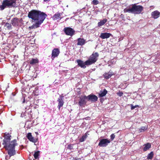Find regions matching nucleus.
Listing matches in <instances>:
<instances>
[{"mask_svg": "<svg viewBox=\"0 0 160 160\" xmlns=\"http://www.w3.org/2000/svg\"><path fill=\"white\" fill-rule=\"evenodd\" d=\"M47 16V14L43 12L34 9L31 10L28 12V17L34 22L35 21V23L29 28L32 29L39 27Z\"/></svg>", "mask_w": 160, "mask_h": 160, "instance_id": "f257e3e1", "label": "nucleus"}, {"mask_svg": "<svg viewBox=\"0 0 160 160\" xmlns=\"http://www.w3.org/2000/svg\"><path fill=\"white\" fill-rule=\"evenodd\" d=\"M98 57L99 54L97 52H93L88 59L84 62L80 59H77L76 62L78 66L81 68H85L86 67V65L88 66L95 63L97 61Z\"/></svg>", "mask_w": 160, "mask_h": 160, "instance_id": "f03ea898", "label": "nucleus"}, {"mask_svg": "<svg viewBox=\"0 0 160 160\" xmlns=\"http://www.w3.org/2000/svg\"><path fill=\"white\" fill-rule=\"evenodd\" d=\"M3 145L4 148L8 151V153L9 155V157L15 155L16 152L15 150V147L18 145L16 139L7 143Z\"/></svg>", "mask_w": 160, "mask_h": 160, "instance_id": "7ed1b4c3", "label": "nucleus"}, {"mask_svg": "<svg viewBox=\"0 0 160 160\" xmlns=\"http://www.w3.org/2000/svg\"><path fill=\"white\" fill-rule=\"evenodd\" d=\"M143 10V7L141 5H137L136 4L132 5L131 7L124 9L125 12H128L134 14H138L141 13Z\"/></svg>", "mask_w": 160, "mask_h": 160, "instance_id": "20e7f679", "label": "nucleus"}, {"mask_svg": "<svg viewBox=\"0 0 160 160\" xmlns=\"http://www.w3.org/2000/svg\"><path fill=\"white\" fill-rule=\"evenodd\" d=\"M17 0H3L0 5V10H3L5 8H16L17 7Z\"/></svg>", "mask_w": 160, "mask_h": 160, "instance_id": "39448f33", "label": "nucleus"}, {"mask_svg": "<svg viewBox=\"0 0 160 160\" xmlns=\"http://www.w3.org/2000/svg\"><path fill=\"white\" fill-rule=\"evenodd\" d=\"M88 99L87 96L86 95L81 96L79 98V100L78 102V105L80 106H82L86 104Z\"/></svg>", "mask_w": 160, "mask_h": 160, "instance_id": "423d86ee", "label": "nucleus"}, {"mask_svg": "<svg viewBox=\"0 0 160 160\" xmlns=\"http://www.w3.org/2000/svg\"><path fill=\"white\" fill-rule=\"evenodd\" d=\"M110 142V140L108 139H101L99 140L98 145L100 147H106Z\"/></svg>", "mask_w": 160, "mask_h": 160, "instance_id": "0eeeda50", "label": "nucleus"}, {"mask_svg": "<svg viewBox=\"0 0 160 160\" xmlns=\"http://www.w3.org/2000/svg\"><path fill=\"white\" fill-rule=\"evenodd\" d=\"M63 31L66 35L70 36L73 35L75 32V30L69 27L65 28Z\"/></svg>", "mask_w": 160, "mask_h": 160, "instance_id": "6e6552de", "label": "nucleus"}, {"mask_svg": "<svg viewBox=\"0 0 160 160\" xmlns=\"http://www.w3.org/2000/svg\"><path fill=\"white\" fill-rule=\"evenodd\" d=\"M88 101H90L92 102H95L98 101V98L95 95L91 94L88 96Z\"/></svg>", "mask_w": 160, "mask_h": 160, "instance_id": "1a4fd4ad", "label": "nucleus"}, {"mask_svg": "<svg viewBox=\"0 0 160 160\" xmlns=\"http://www.w3.org/2000/svg\"><path fill=\"white\" fill-rule=\"evenodd\" d=\"M60 53L59 50L57 48L54 49L52 51V60L56 57H57Z\"/></svg>", "mask_w": 160, "mask_h": 160, "instance_id": "9d476101", "label": "nucleus"}, {"mask_svg": "<svg viewBox=\"0 0 160 160\" xmlns=\"http://www.w3.org/2000/svg\"><path fill=\"white\" fill-rule=\"evenodd\" d=\"M3 137H4V139L3 140V142L2 143L3 145L10 142L11 136L9 133H7L6 132L5 133Z\"/></svg>", "mask_w": 160, "mask_h": 160, "instance_id": "9b49d317", "label": "nucleus"}, {"mask_svg": "<svg viewBox=\"0 0 160 160\" xmlns=\"http://www.w3.org/2000/svg\"><path fill=\"white\" fill-rule=\"evenodd\" d=\"M151 15L153 18L156 19L159 17L160 12L158 10H155L152 12Z\"/></svg>", "mask_w": 160, "mask_h": 160, "instance_id": "f8f14e48", "label": "nucleus"}, {"mask_svg": "<svg viewBox=\"0 0 160 160\" xmlns=\"http://www.w3.org/2000/svg\"><path fill=\"white\" fill-rule=\"evenodd\" d=\"M63 96H60L59 98L58 99V107L59 109L60 108L62 107L64 104V102L63 101Z\"/></svg>", "mask_w": 160, "mask_h": 160, "instance_id": "ddd939ff", "label": "nucleus"}, {"mask_svg": "<svg viewBox=\"0 0 160 160\" xmlns=\"http://www.w3.org/2000/svg\"><path fill=\"white\" fill-rule=\"evenodd\" d=\"M27 137L28 139L31 142L34 143H36L37 142V139L34 138L32 136L31 133H28Z\"/></svg>", "mask_w": 160, "mask_h": 160, "instance_id": "4468645a", "label": "nucleus"}, {"mask_svg": "<svg viewBox=\"0 0 160 160\" xmlns=\"http://www.w3.org/2000/svg\"><path fill=\"white\" fill-rule=\"evenodd\" d=\"M112 36V34L110 33L107 32L102 33L100 34V37L102 39H105L108 38Z\"/></svg>", "mask_w": 160, "mask_h": 160, "instance_id": "2eb2a0df", "label": "nucleus"}, {"mask_svg": "<svg viewBox=\"0 0 160 160\" xmlns=\"http://www.w3.org/2000/svg\"><path fill=\"white\" fill-rule=\"evenodd\" d=\"M78 43L77 45H78L82 46L84 45L86 43V40L83 38H79L77 39Z\"/></svg>", "mask_w": 160, "mask_h": 160, "instance_id": "dca6fc26", "label": "nucleus"}, {"mask_svg": "<svg viewBox=\"0 0 160 160\" xmlns=\"http://www.w3.org/2000/svg\"><path fill=\"white\" fill-rule=\"evenodd\" d=\"M19 19L16 17L12 18L11 21V23L14 26H18V23Z\"/></svg>", "mask_w": 160, "mask_h": 160, "instance_id": "f3484780", "label": "nucleus"}, {"mask_svg": "<svg viewBox=\"0 0 160 160\" xmlns=\"http://www.w3.org/2000/svg\"><path fill=\"white\" fill-rule=\"evenodd\" d=\"M108 93V91L104 89L103 90H101L98 93L99 97H102L105 96Z\"/></svg>", "mask_w": 160, "mask_h": 160, "instance_id": "a211bd4d", "label": "nucleus"}, {"mask_svg": "<svg viewBox=\"0 0 160 160\" xmlns=\"http://www.w3.org/2000/svg\"><path fill=\"white\" fill-rule=\"evenodd\" d=\"M151 147V144L149 143H147L143 145V151L145 152L149 150Z\"/></svg>", "mask_w": 160, "mask_h": 160, "instance_id": "6ab92c4d", "label": "nucleus"}, {"mask_svg": "<svg viewBox=\"0 0 160 160\" xmlns=\"http://www.w3.org/2000/svg\"><path fill=\"white\" fill-rule=\"evenodd\" d=\"M38 62L39 61L38 59L32 58L31 60H29V63L30 64L33 65L38 63Z\"/></svg>", "mask_w": 160, "mask_h": 160, "instance_id": "aec40b11", "label": "nucleus"}, {"mask_svg": "<svg viewBox=\"0 0 160 160\" xmlns=\"http://www.w3.org/2000/svg\"><path fill=\"white\" fill-rule=\"evenodd\" d=\"M107 21V19L106 18L103 19V20L100 21L98 23V26L101 27L104 25Z\"/></svg>", "mask_w": 160, "mask_h": 160, "instance_id": "412c9836", "label": "nucleus"}, {"mask_svg": "<svg viewBox=\"0 0 160 160\" xmlns=\"http://www.w3.org/2000/svg\"><path fill=\"white\" fill-rule=\"evenodd\" d=\"M61 16V13H57L54 14L52 17L53 20H57L60 18Z\"/></svg>", "mask_w": 160, "mask_h": 160, "instance_id": "4be33fe9", "label": "nucleus"}, {"mask_svg": "<svg viewBox=\"0 0 160 160\" xmlns=\"http://www.w3.org/2000/svg\"><path fill=\"white\" fill-rule=\"evenodd\" d=\"M88 137V135L87 133H85L79 139L80 142H82L85 141Z\"/></svg>", "mask_w": 160, "mask_h": 160, "instance_id": "5701e85b", "label": "nucleus"}, {"mask_svg": "<svg viewBox=\"0 0 160 160\" xmlns=\"http://www.w3.org/2000/svg\"><path fill=\"white\" fill-rule=\"evenodd\" d=\"M148 128V126H145L142 127L141 128L139 129L140 132H144Z\"/></svg>", "mask_w": 160, "mask_h": 160, "instance_id": "b1692460", "label": "nucleus"}, {"mask_svg": "<svg viewBox=\"0 0 160 160\" xmlns=\"http://www.w3.org/2000/svg\"><path fill=\"white\" fill-rule=\"evenodd\" d=\"M153 156V153L152 152L148 154L147 159H152V158Z\"/></svg>", "mask_w": 160, "mask_h": 160, "instance_id": "393cba45", "label": "nucleus"}, {"mask_svg": "<svg viewBox=\"0 0 160 160\" xmlns=\"http://www.w3.org/2000/svg\"><path fill=\"white\" fill-rule=\"evenodd\" d=\"M104 77L106 79H108L111 77V75L108 73H105L103 75Z\"/></svg>", "mask_w": 160, "mask_h": 160, "instance_id": "a878e982", "label": "nucleus"}, {"mask_svg": "<svg viewBox=\"0 0 160 160\" xmlns=\"http://www.w3.org/2000/svg\"><path fill=\"white\" fill-rule=\"evenodd\" d=\"M39 152V151H37L35 152L34 154V157L36 159H37L38 158Z\"/></svg>", "mask_w": 160, "mask_h": 160, "instance_id": "bb28decb", "label": "nucleus"}, {"mask_svg": "<svg viewBox=\"0 0 160 160\" xmlns=\"http://www.w3.org/2000/svg\"><path fill=\"white\" fill-rule=\"evenodd\" d=\"M5 26L8 29H10L12 28V26L11 24L8 23H6L5 24Z\"/></svg>", "mask_w": 160, "mask_h": 160, "instance_id": "cd10ccee", "label": "nucleus"}, {"mask_svg": "<svg viewBox=\"0 0 160 160\" xmlns=\"http://www.w3.org/2000/svg\"><path fill=\"white\" fill-rule=\"evenodd\" d=\"M99 3V1L98 0H93L92 2V4L94 5H97Z\"/></svg>", "mask_w": 160, "mask_h": 160, "instance_id": "c85d7f7f", "label": "nucleus"}, {"mask_svg": "<svg viewBox=\"0 0 160 160\" xmlns=\"http://www.w3.org/2000/svg\"><path fill=\"white\" fill-rule=\"evenodd\" d=\"M130 106H131V109L132 110L136 108H138V107H139V106L138 105H136L134 106H133V105L132 104H131L130 105Z\"/></svg>", "mask_w": 160, "mask_h": 160, "instance_id": "c756f323", "label": "nucleus"}, {"mask_svg": "<svg viewBox=\"0 0 160 160\" xmlns=\"http://www.w3.org/2000/svg\"><path fill=\"white\" fill-rule=\"evenodd\" d=\"M73 144H69L68 146V148L70 150L73 149Z\"/></svg>", "mask_w": 160, "mask_h": 160, "instance_id": "7c9ffc66", "label": "nucleus"}, {"mask_svg": "<svg viewBox=\"0 0 160 160\" xmlns=\"http://www.w3.org/2000/svg\"><path fill=\"white\" fill-rule=\"evenodd\" d=\"M115 138V135H114V134L113 133L111 135L110 138H111V139L112 141Z\"/></svg>", "mask_w": 160, "mask_h": 160, "instance_id": "2f4dec72", "label": "nucleus"}, {"mask_svg": "<svg viewBox=\"0 0 160 160\" xmlns=\"http://www.w3.org/2000/svg\"><path fill=\"white\" fill-rule=\"evenodd\" d=\"M117 94L119 96L121 97L123 94V93L122 92H119L117 93Z\"/></svg>", "mask_w": 160, "mask_h": 160, "instance_id": "473e14b6", "label": "nucleus"}, {"mask_svg": "<svg viewBox=\"0 0 160 160\" xmlns=\"http://www.w3.org/2000/svg\"><path fill=\"white\" fill-rule=\"evenodd\" d=\"M108 73L111 75V76L114 74V72L111 71H110Z\"/></svg>", "mask_w": 160, "mask_h": 160, "instance_id": "72a5a7b5", "label": "nucleus"}, {"mask_svg": "<svg viewBox=\"0 0 160 160\" xmlns=\"http://www.w3.org/2000/svg\"><path fill=\"white\" fill-rule=\"evenodd\" d=\"M50 0H43V1L44 2H49Z\"/></svg>", "mask_w": 160, "mask_h": 160, "instance_id": "f704fd0d", "label": "nucleus"}, {"mask_svg": "<svg viewBox=\"0 0 160 160\" xmlns=\"http://www.w3.org/2000/svg\"><path fill=\"white\" fill-rule=\"evenodd\" d=\"M8 156H6V158H5V159H6V160H8V159H7V158H8Z\"/></svg>", "mask_w": 160, "mask_h": 160, "instance_id": "c9c22d12", "label": "nucleus"}, {"mask_svg": "<svg viewBox=\"0 0 160 160\" xmlns=\"http://www.w3.org/2000/svg\"><path fill=\"white\" fill-rule=\"evenodd\" d=\"M103 100L102 99H101H101H100V102H102V101Z\"/></svg>", "mask_w": 160, "mask_h": 160, "instance_id": "e433bc0d", "label": "nucleus"}, {"mask_svg": "<svg viewBox=\"0 0 160 160\" xmlns=\"http://www.w3.org/2000/svg\"><path fill=\"white\" fill-rule=\"evenodd\" d=\"M25 99H23V102H23V103H24V102H25Z\"/></svg>", "mask_w": 160, "mask_h": 160, "instance_id": "4c0bfd02", "label": "nucleus"}]
</instances>
